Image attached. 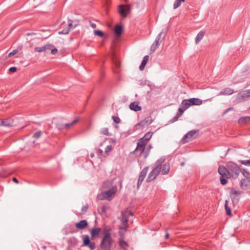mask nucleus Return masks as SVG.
Instances as JSON below:
<instances>
[{"instance_id": "obj_1", "label": "nucleus", "mask_w": 250, "mask_h": 250, "mask_svg": "<svg viewBox=\"0 0 250 250\" xmlns=\"http://www.w3.org/2000/svg\"><path fill=\"white\" fill-rule=\"evenodd\" d=\"M152 135V132H148L143 137L140 139L134 153H137L139 151L140 154H143L145 158H146L152 147L150 144L147 145V143L151 138Z\"/></svg>"}, {"instance_id": "obj_2", "label": "nucleus", "mask_w": 250, "mask_h": 250, "mask_svg": "<svg viewBox=\"0 0 250 250\" xmlns=\"http://www.w3.org/2000/svg\"><path fill=\"white\" fill-rule=\"evenodd\" d=\"M113 180H110L105 181L104 183V188H109V189L104 192H102L98 196L99 200H108L109 201L112 199V196L114 195L117 191L116 186H113Z\"/></svg>"}, {"instance_id": "obj_3", "label": "nucleus", "mask_w": 250, "mask_h": 250, "mask_svg": "<svg viewBox=\"0 0 250 250\" xmlns=\"http://www.w3.org/2000/svg\"><path fill=\"white\" fill-rule=\"evenodd\" d=\"M165 161V159L164 158H161L156 162L153 169L150 171L146 180V182H150L156 179L161 172L162 165Z\"/></svg>"}, {"instance_id": "obj_4", "label": "nucleus", "mask_w": 250, "mask_h": 250, "mask_svg": "<svg viewBox=\"0 0 250 250\" xmlns=\"http://www.w3.org/2000/svg\"><path fill=\"white\" fill-rule=\"evenodd\" d=\"M226 167L228 168L229 178L236 179L238 176L242 173V170L239 166L235 163L230 161L226 164Z\"/></svg>"}, {"instance_id": "obj_5", "label": "nucleus", "mask_w": 250, "mask_h": 250, "mask_svg": "<svg viewBox=\"0 0 250 250\" xmlns=\"http://www.w3.org/2000/svg\"><path fill=\"white\" fill-rule=\"evenodd\" d=\"M242 173L244 178L240 181L241 188L244 190L250 189V173L243 169Z\"/></svg>"}, {"instance_id": "obj_6", "label": "nucleus", "mask_w": 250, "mask_h": 250, "mask_svg": "<svg viewBox=\"0 0 250 250\" xmlns=\"http://www.w3.org/2000/svg\"><path fill=\"white\" fill-rule=\"evenodd\" d=\"M113 242L112 237H107V236H104L100 243L101 248L103 250H110Z\"/></svg>"}, {"instance_id": "obj_7", "label": "nucleus", "mask_w": 250, "mask_h": 250, "mask_svg": "<svg viewBox=\"0 0 250 250\" xmlns=\"http://www.w3.org/2000/svg\"><path fill=\"white\" fill-rule=\"evenodd\" d=\"M197 130H192L188 131L183 137L182 142L183 144L187 143L193 139L195 138L197 136Z\"/></svg>"}, {"instance_id": "obj_8", "label": "nucleus", "mask_w": 250, "mask_h": 250, "mask_svg": "<svg viewBox=\"0 0 250 250\" xmlns=\"http://www.w3.org/2000/svg\"><path fill=\"white\" fill-rule=\"evenodd\" d=\"M148 167H146L141 171L137 183V188L139 189L141 185H142L145 178L146 176L147 172L148 171Z\"/></svg>"}, {"instance_id": "obj_9", "label": "nucleus", "mask_w": 250, "mask_h": 250, "mask_svg": "<svg viewBox=\"0 0 250 250\" xmlns=\"http://www.w3.org/2000/svg\"><path fill=\"white\" fill-rule=\"evenodd\" d=\"M130 6L129 5H121L119 6V12L123 18L126 17L127 14L130 11Z\"/></svg>"}, {"instance_id": "obj_10", "label": "nucleus", "mask_w": 250, "mask_h": 250, "mask_svg": "<svg viewBox=\"0 0 250 250\" xmlns=\"http://www.w3.org/2000/svg\"><path fill=\"white\" fill-rule=\"evenodd\" d=\"M218 171L221 177L229 178L228 168L226 166H220L218 167Z\"/></svg>"}, {"instance_id": "obj_11", "label": "nucleus", "mask_w": 250, "mask_h": 250, "mask_svg": "<svg viewBox=\"0 0 250 250\" xmlns=\"http://www.w3.org/2000/svg\"><path fill=\"white\" fill-rule=\"evenodd\" d=\"M249 98L248 94L245 90L238 94L236 99L238 102H241L242 101L247 100Z\"/></svg>"}, {"instance_id": "obj_12", "label": "nucleus", "mask_w": 250, "mask_h": 250, "mask_svg": "<svg viewBox=\"0 0 250 250\" xmlns=\"http://www.w3.org/2000/svg\"><path fill=\"white\" fill-rule=\"evenodd\" d=\"M53 45L50 44H47L42 46H38L34 48L35 51L39 53L44 52L47 50H50Z\"/></svg>"}, {"instance_id": "obj_13", "label": "nucleus", "mask_w": 250, "mask_h": 250, "mask_svg": "<svg viewBox=\"0 0 250 250\" xmlns=\"http://www.w3.org/2000/svg\"><path fill=\"white\" fill-rule=\"evenodd\" d=\"M75 26H73L71 21H69L67 27H66L65 28H63L62 31H60L59 32V34H62L64 35H66L69 33L70 30L72 29H73L75 28Z\"/></svg>"}, {"instance_id": "obj_14", "label": "nucleus", "mask_w": 250, "mask_h": 250, "mask_svg": "<svg viewBox=\"0 0 250 250\" xmlns=\"http://www.w3.org/2000/svg\"><path fill=\"white\" fill-rule=\"evenodd\" d=\"M121 231H119V233L120 236V238L119 239V243L121 247H122L125 250H126L128 247V245L127 243L125 241L124 236H123V235H121Z\"/></svg>"}, {"instance_id": "obj_15", "label": "nucleus", "mask_w": 250, "mask_h": 250, "mask_svg": "<svg viewBox=\"0 0 250 250\" xmlns=\"http://www.w3.org/2000/svg\"><path fill=\"white\" fill-rule=\"evenodd\" d=\"M188 100H189L191 106L193 105H200L202 104V101L199 98H193L189 99Z\"/></svg>"}, {"instance_id": "obj_16", "label": "nucleus", "mask_w": 250, "mask_h": 250, "mask_svg": "<svg viewBox=\"0 0 250 250\" xmlns=\"http://www.w3.org/2000/svg\"><path fill=\"white\" fill-rule=\"evenodd\" d=\"M129 108L131 110L135 111H140L142 109L141 106L139 105L138 103L135 102L131 103L130 104Z\"/></svg>"}, {"instance_id": "obj_17", "label": "nucleus", "mask_w": 250, "mask_h": 250, "mask_svg": "<svg viewBox=\"0 0 250 250\" xmlns=\"http://www.w3.org/2000/svg\"><path fill=\"white\" fill-rule=\"evenodd\" d=\"M234 92L233 89L230 88H226L220 92L219 95H229L232 94Z\"/></svg>"}, {"instance_id": "obj_18", "label": "nucleus", "mask_w": 250, "mask_h": 250, "mask_svg": "<svg viewBox=\"0 0 250 250\" xmlns=\"http://www.w3.org/2000/svg\"><path fill=\"white\" fill-rule=\"evenodd\" d=\"M88 224L86 220H81L78 223H76V227L79 229H83L87 226Z\"/></svg>"}, {"instance_id": "obj_19", "label": "nucleus", "mask_w": 250, "mask_h": 250, "mask_svg": "<svg viewBox=\"0 0 250 250\" xmlns=\"http://www.w3.org/2000/svg\"><path fill=\"white\" fill-rule=\"evenodd\" d=\"M162 173L163 175H166L168 174L169 171L170 170V166L168 163H165L163 165V167H162Z\"/></svg>"}, {"instance_id": "obj_20", "label": "nucleus", "mask_w": 250, "mask_h": 250, "mask_svg": "<svg viewBox=\"0 0 250 250\" xmlns=\"http://www.w3.org/2000/svg\"><path fill=\"white\" fill-rule=\"evenodd\" d=\"M149 57L147 55L145 56L143 59V61L141 62V65H140L139 69L141 71H143L144 70L145 67L148 61Z\"/></svg>"}, {"instance_id": "obj_21", "label": "nucleus", "mask_w": 250, "mask_h": 250, "mask_svg": "<svg viewBox=\"0 0 250 250\" xmlns=\"http://www.w3.org/2000/svg\"><path fill=\"white\" fill-rule=\"evenodd\" d=\"M1 125L4 126H10L12 125L13 121L10 119H6L3 120H2Z\"/></svg>"}, {"instance_id": "obj_22", "label": "nucleus", "mask_w": 250, "mask_h": 250, "mask_svg": "<svg viewBox=\"0 0 250 250\" xmlns=\"http://www.w3.org/2000/svg\"><path fill=\"white\" fill-rule=\"evenodd\" d=\"M181 106H183L186 110L191 106V104L188 99H185L182 101Z\"/></svg>"}, {"instance_id": "obj_23", "label": "nucleus", "mask_w": 250, "mask_h": 250, "mask_svg": "<svg viewBox=\"0 0 250 250\" xmlns=\"http://www.w3.org/2000/svg\"><path fill=\"white\" fill-rule=\"evenodd\" d=\"M205 33L203 31H200L197 35L195 39L196 44H198L203 38Z\"/></svg>"}, {"instance_id": "obj_24", "label": "nucleus", "mask_w": 250, "mask_h": 250, "mask_svg": "<svg viewBox=\"0 0 250 250\" xmlns=\"http://www.w3.org/2000/svg\"><path fill=\"white\" fill-rule=\"evenodd\" d=\"M101 229L100 228H97L92 229L91 230V235L92 237H94L98 235Z\"/></svg>"}, {"instance_id": "obj_25", "label": "nucleus", "mask_w": 250, "mask_h": 250, "mask_svg": "<svg viewBox=\"0 0 250 250\" xmlns=\"http://www.w3.org/2000/svg\"><path fill=\"white\" fill-rule=\"evenodd\" d=\"M114 32L117 35H121L123 32L122 27L120 25H116L114 28Z\"/></svg>"}, {"instance_id": "obj_26", "label": "nucleus", "mask_w": 250, "mask_h": 250, "mask_svg": "<svg viewBox=\"0 0 250 250\" xmlns=\"http://www.w3.org/2000/svg\"><path fill=\"white\" fill-rule=\"evenodd\" d=\"M146 125L142 120L135 125L134 128L135 130H140L143 129Z\"/></svg>"}, {"instance_id": "obj_27", "label": "nucleus", "mask_w": 250, "mask_h": 250, "mask_svg": "<svg viewBox=\"0 0 250 250\" xmlns=\"http://www.w3.org/2000/svg\"><path fill=\"white\" fill-rule=\"evenodd\" d=\"M90 241L88 235H85L83 236V246H87L90 244Z\"/></svg>"}, {"instance_id": "obj_28", "label": "nucleus", "mask_w": 250, "mask_h": 250, "mask_svg": "<svg viewBox=\"0 0 250 250\" xmlns=\"http://www.w3.org/2000/svg\"><path fill=\"white\" fill-rule=\"evenodd\" d=\"M250 122V117H242L239 120V124H246Z\"/></svg>"}, {"instance_id": "obj_29", "label": "nucleus", "mask_w": 250, "mask_h": 250, "mask_svg": "<svg viewBox=\"0 0 250 250\" xmlns=\"http://www.w3.org/2000/svg\"><path fill=\"white\" fill-rule=\"evenodd\" d=\"M163 32H160L158 36L157 37L156 39H155V41H158V42L160 43L162 42V41L164 39L165 36L163 35Z\"/></svg>"}, {"instance_id": "obj_30", "label": "nucleus", "mask_w": 250, "mask_h": 250, "mask_svg": "<svg viewBox=\"0 0 250 250\" xmlns=\"http://www.w3.org/2000/svg\"><path fill=\"white\" fill-rule=\"evenodd\" d=\"M143 121L146 125H150L153 122L151 116H148L146 117L144 120H143Z\"/></svg>"}, {"instance_id": "obj_31", "label": "nucleus", "mask_w": 250, "mask_h": 250, "mask_svg": "<svg viewBox=\"0 0 250 250\" xmlns=\"http://www.w3.org/2000/svg\"><path fill=\"white\" fill-rule=\"evenodd\" d=\"M160 45V43L158 42V41H154L151 46V50L155 51L156 49L158 48Z\"/></svg>"}, {"instance_id": "obj_32", "label": "nucleus", "mask_w": 250, "mask_h": 250, "mask_svg": "<svg viewBox=\"0 0 250 250\" xmlns=\"http://www.w3.org/2000/svg\"><path fill=\"white\" fill-rule=\"evenodd\" d=\"M121 221L124 226H126L127 225L128 220L125 215L122 212V219Z\"/></svg>"}, {"instance_id": "obj_33", "label": "nucleus", "mask_w": 250, "mask_h": 250, "mask_svg": "<svg viewBox=\"0 0 250 250\" xmlns=\"http://www.w3.org/2000/svg\"><path fill=\"white\" fill-rule=\"evenodd\" d=\"M185 1V0H176L173 4V8H177L181 4L182 2Z\"/></svg>"}, {"instance_id": "obj_34", "label": "nucleus", "mask_w": 250, "mask_h": 250, "mask_svg": "<svg viewBox=\"0 0 250 250\" xmlns=\"http://www.w3.org/2000/svg\"><path fill=\"white\" fill-rule=\"evenodd\" d=\"M110 230V229H109L106 228V229H104V236H107V237H111Z\"/></svg>"}, {"instance_id": "obj_35", "label": "nucleus", "mask_w": 250, "mask_h": 250, "mask_svg": "<svg viewBox=\"0 0 250 250\" xmlns=\"http://www.w3.org/2000/svg\"><path fill=\"white\" fill-rule=\"evenodd\" d=\"M239 162L242 165L250 166V159L248 160H239Z\"/></svg>"}, {"instance_id": "obj_36", "label": "nucleus", "mask_w": 250, "mask_h": 250, "mask_svg": "<svg viewBox=\"0 0 250 250\" xmlns=\"http://www.w3.org/2000/svg\"><path fill=\"white\" fill-rule=\"evenodd\" d=\"M225 209H226L227 214V215H230L231 214V209L228 206V202H227V201H226V202H225Z\"/></svg>"}, {"instance_id": "obj_37", "label": "nucleus", "mask_w": 250, "mask_h": 250, "mask_svg": "<svg viewBox=\"0 0 250 250\" xmlns=\"http://www.w3.org/2000/svg\"><path fill=\"white\" fill-rule=\"evenodd\" d=\"M94 34L96 36L101 37H102L104 36L103 32L101 30H94Z\"/></svg>"}, {"instance_id": "obj_38", "label": "nucleus", "mask_w": 250, "mask_h": 250, "mask_svg": "<svg viewBox=\"0 0 250 250\" xmlns=\"http://www.w3.org/2000/svg\"><path fill=\"white\" fill-rule=\"evenodd\" d=\"M229 178L221 177L220 179L221 184L223 185L226 184L228 182V179Z\"/></svg>"}, {"instance_id": "obj_39", "label": "nucleus", "mask_w": 250, "mask_h": 250, "mask_svg": "<svg viewBox=\"0 0 250 250\" xmlns=\"http://www.w3.org/2000/svg\"><path fill=\"white\" fill-rule=\"evenodd\" d=\"M88 204H86V205L83 206L82 208V211L81 212V214H84L86 212V211L88 209Z\"/></svg>"}, {"instance_id": "obj_40", "label": "nucleus", "mask_w": 250, "mask_h": 250, "mask_svg": "<svg viewBox=\"0 0 250 250\" xmlns=\"http://www.w3.org/2000/svg\"><path fill=\"white\" fill-rule=\"evenodd\" d=\"M185 110L186 109L183 106H181L178 109L177 114L179 115V116H181Z\"/></svg>"}, {"instance_id": "obj_41", "label": "nucleus", "mask_w": 250, "mask_h": 250, "mask_svg": "<svg viewBox=\"0 0 250 250\" xmlns=\"http://www.w3.org/2000/svg\"><path fill=\"white\" fill-rule=\"evenodd\" d=\"M112 149V146L111 145H108L105 149V153L108 154V153Z\"/></svg>"}, {"instance_id": "obj_42", "label": "nucleus", "mask_w": 250, "mask_h": 250, "mask_svg": "<svg viewBox=\"0 0 250 250\" xmlns=\"http://www.w3.org/2000/svg\"><path fill=\"white\" fill-rule=\"evenodd\" d=\"M41 135H42V132L41 131H39L35 132L34 134L33 137L38 139L41 136Z\"/></svg>"}, {"instance_id": "obj_43", "label": "nucleus", "mask_w": 250, "mask_h": 250, "mask_svg": "<svg viewBox=\"0 0 250 250\" xmlns=\"http://www.w3.org/2000/svg\"><path fill=\"white\" fill-rule=\"evenodd\" d=\"M112 118L115 123L117 124H119L120 123L121 120L118 117L113 116Z\"/></svg>"}, {"instance_id": "obj_44", "label": "nucleus", "mask_w": 250, "mask_h": 250, "mask_svg": "<svg viewBox=\"0 0 250 250\" xmlns=\"http://www.w3.org/2000/svg\"><path fill=\"white\" fill-rule=\"evenodd\" d=\"M18 52V49L13 50L12 52H11L10 53H9L8 56V57H11L14 56V55H15L16 54H17Z\"/></svg>"}, {"instance_id": "obj_45", "label": "nucleus", "mask_w": 250, "mask_h": 250, "mask_svg": "<svg viewBox=\"0 0 250 250\" xmlns=\"http://www.w3.org/2000/svg\"><path fill=\"white\" fill-rule=\"evenodd\" d=\"M91 250H93L95 248V243L94 242H90V244H88V246Z\"/></svg>"}, {"instance_id": "obj_46", "label": "nucleus", "mask_w": 250, "mask_h": 250, "mask_svg": "<svg viewBox=\"0 0 250 250\" xmlns=\"http://www.w3.org/2000/svg\"><path fill=\"white\" fill-rule=\"evenodd\" d=\"M102 133L107 136L109 135L108 128H104L102 130Z\"/></svg>"}, {"instance_id": "obj_47", "label": "nucleus", "mask_w": 250, "mask_h": 250, "mask_svg": "<svg viewBox=\"0 0 250 250\" xmlns=\"http://www.w3.org/2000/svg\"><path fill=\"white\" fill-rule=\"evenodd\" d=\"M231 192L232 194L236 195H239L241 194V192L238 190H233Z\"/></svg>"}, {"instance_id": "obj_48", "label": "nucleus", "mask_w": 250, "mask_h": 250, "mask_svg": "<svg viewBox=\"0 0 250 250\" xmlns=\"http://www.w3.org/2000/svg\"><path fill=\"white\" fill-rule=\"evenodd\" d=\"M79 120H80V118L77 117L72 122H71V125H72V126L75 125L77 123H78Z\"/></svg>"}, {"instance_id": "obj_49", "label": "nucleus", "mask_w": 250, "mask_h": 250, "mask_svg": "<svg viewBox=\"0 0 250 250\" xmlns=\"http://www.w3.org/2000/svg\"><path fill=\"white\" fill-rule=\"evenodd\" d=\"M64 126L65 127V128L68 129L69 128H70L71 126H72V125H71V123L70 122L69 123H67V124H64Z\"/></svg>"}, {"instance_id": "obj_50", "label": "nucleus", "mask_w": 250, "mask_h": 250, "mask_svg": "<svg viewBox=\"0 0 250 250\" xmlns=\"http://www.w3.org/2000/svg\"><path fill=\"white\" fill-rule=\"evenodd\" d=\"M57 126L59 129H62L63 128H65V127L64 126V124H58L57 125Z\"/></svg>"}, {"instance_id": "obj_51", "label": "nucleus", "mask_w": 250, "mask_h": 250, "mask_svg": "<svg viewBox=\"0 0 250 250\" xmlns=\"http://www.w3.org/2000/svg\"><path fill=\"white\" fill-rule=\"evenodd\" d=\"M17 68L16 67H11L9 68V71L11 72H15L17 71Z\"/></svg>"}, {"instance_id": "obj_52", "label": "nucleus", "mask_w": 250, "mask_h": 250, "mask_svg": "<svg viewBox=\"0 0 250 250\" xmlns=\"http://www.w3.org/2000/svg\"><path fill=\"white\" fill-rule=\"evenodd\" d=\"M180 117V116H179V115L177 114L172 119V122H174L177 121Z\"/></svg>"}, {"instance_id": "obj_53", "label": "nucleus", "mask_w": 250, "mask_h": 250, "mask_svg": "<svg viewBox=\"0 0 250 250\" xmlns=\"http://www.w3.org/2000/svg\"><path fill=\"white\" fill-rule=\"evenodd\" d=\"M58 51V50L57 48H54V49H52L51 50V54H55Z\"/></svg>"}, {"instance_id": "obj_54", "label": "nucleus", "mask_w": 250, "mask_h": 250, "mask_svg": "<svg viewBox=\"0 0 250 250\" xmlns=\"http://www.w3.org/2000/svg\"><path fill=\"white\" fill-rule=\"evenodd\" d=\"M90 25L91 27L93 28H95L96 27V24L93 22H90Z\"/></svg>"}, {"instance_id": "obj_55", "label": "nucleus", "mask_w": 250, "mask_h": 250, "mask_svg": "<svg viewBox=\"0 0 250 250\" xmlns=\"http://www.w3.org/2000/svg\"><path fill=\"white\" fill-rule=\"evenodd\" d=\"M115 65L116 67H119L120 65V63L119 62H114Z\"/></svg>"}, {"instance_id": "obj_56", "label": "nucleus", "mask_w": 250, "mask_h": 250, "mask_svg": "<svg viewBox=\"0 0 250 250\" xmlns=\"http://www.w3.org/2000/svg\"><path fill=\"white\" fill-rule=\"evenodd\" d=\"M13 181L14 182H15L16 183H19V181H18V179L17 178H15V177L13 178Z\"/></svg>"}, {"instance_id": "obj_57", "label": "nucleus", "mask_w": 250, "mask_h": 250, "mask_svg": "<svg viewBox=\"0 0 250 250\" xmlns=\"http://www.w3.org/2000/svg\"><path fill=\"white\" fill-rule=\"evenodd\" d=\"M247 93L248 94L249 97H250V89L245 90Z\"/></svg>"}, {"instance_id": "obj_58", "label": "nucleus", "mask_w": 250, "mask_h": 250, "mask_svg": "<svg viewBox=\"0 0 250 250\" xmlns=\"http://www.w3.org/2000/svg\"><path fill=\"white\" fill-rule=\"evenodd\" d=\"M168 237H169V234L168 232H167L166 233V238L167 239L168 238Z\"/></svg>"}, {"instance_id": "obj_59", "label": "nucleus", "mask_w": 250, "mask_h": 250, "mask_svg": "<svg viewBox=\"0 0 250 250\" xmlns=\"http://www.w3.org/2000/svg\"><path fill=\"white\" fill-rule=\"evenodd\" d=\"M98 152L99 153L102 154L103 153V150L101 149H98Z\"/></svg>"}, {"instance_id": "obj_60", "label": "nucleus", "mask_w": 250, "mask_h": 250, "mask_svg": "<svg viewBox=\"0 0 250 250\" xmlns=\"http://www.w3.org/2000/svg\"><path fill=\"white\" fill-rule=\"evenodd\" d=\"M102 211L104 212H105V207H103V208H102Z\"/></svg>"}, {"instance_id": "obj_61", "label": "nucleus", "mask_w": 250, "mask_h": 250, "mask_svg": "<svg viewBox=\"0 0 250 250\" xmlns=\"http://www.w3.org/2000/svg\"><path fill=\"white\" fill-rule=\"evenodd\" d=\"M119 231H121V235H123V236H124V232H125V230H124V232H122V231H121V230H120Z\"/></svg>"}, {"instance_id": "obj_62", "label": "nucleus", "mask_w": 250, "mask_h": 250, "mask_svg": "<svg viewBox=\"0 0 250 250\" xmlns=\"http://www.w3.org/2000/svg\"><path fill=\"white\" fill-rule=\"evenodd\" d=\"M129 214L130 215V216H133V213L132 212H129Z\"/></svg>"}, {"instance_id": "obj_63", "label": "nucleus", "mask_w": 250, "mask_h": 250, "mask_svg": "<svg viewBox=\"0 0 250 250\" xmlns=\"http://www.w3.org/2000/svg\"><path fill=\"white\" fill-rule=\"evenodd\" d=\"M2 120L0 119V125H1Z\"/></svg>"}, {"instance_id": "obj_64", "label": "nucleus", "mask_w": 250, "mask_h": 250, "mask_svg": "<svg viewBox=\"0 0 250 250\" xmlns=\"http://www.w3.org/2000/svg\"><path fill=\"white\" fill-rule=\"evenodd\" d=\"M94 154H91L90 156L91 157H93L94 156Z\"/></svg>"}]
</instances>
